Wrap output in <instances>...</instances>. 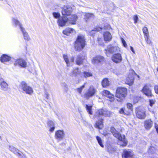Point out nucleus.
Segmentation results:
<instances>
[{"label": "nucleus", "mask_w": 158, "mask_h": 158, "mask_svg": "<svg viewBox=\"0 0 158 158\" xmlns=\"http://www.w3.org/2000/svg\"><path fill=\"white\" fill-rule=\"evenodd\" d=\"M110 131L113 135L119 140L118 143L123 147L126 146L127 144V141L125 139L124 135H121L113 127L110 128Z\"/></svg>", "instance_id": "nucleus-1"}, {"label": "nucleus", "mask_w": 158, "mask_h": 158, "mask_svg": "<svg viewBox=\"0 0 158 158\" xmlns=\"http://www.w3.org/2000/svg\"><path fill=\"white\" fill-rule=\"evenodd\" d=\"M85 45V39L84 36L82 35H78L75 42L74 47L75 50L77 51H81L84 48Z\"/></svg>", "instance_id": "nucleus-2"}, {"label": "nucleus", "mask_w": 158, "mask_h": 158, "mask_svg": "<svg viewBox=\"0 0 158 158\" xmlns=\"http://www.w3.org/2000/svg\"><path fill=\"white\" fill-rule=\"evenodd\" d=\"M19 89L23 92L30 95H32L33 93V90L32 87L28 85L24 81H22L19 86Z\"/></svg>", "instance_id": "nucleus-3"}, {"label": "nucleus", "mask_w": 158, "mask_h": 158, "mask_svg": "<svg viewBox=\"0 0 158 158\" xmlns=\"http://www.w3.org/2000/svg\"><path fill=\"white\" fill-rule=\"evenodd\" d=\"M112 114L111 112L110 111L106 108H102L97 110L93 116V118H98L100 115H102L105 117H110Z\"/></svg>", "instance_id": "nucleus-4"}, {"label": "nucleus", "mask_w": 158, "mask_h": 158, "mask_svg": "<svg viewBox=\"0 0 158 158\" xmlns=\"http://www.w3.org/2000/svg\"><path fill=\"white\" fill-rule=\"evenodd\" d=\"M95 89L92 86H90L87 90L85 92L83 95H81L82 97L85 98L86 99H88L92 97L96 92Z\"/></svg>", "instance_id": "nucleus-5"}, {"label": "nucleus", "mask_w": 158, "mask_h": 158, "mask_svg": "<svg viewBox=\"0 0 158 158\" xmlns=\"http://www.w3.org/2000/svg\"><path fill=\"white\" fill-rule=\"evenodd\" d=\"M95 89L92 86H90L87 90L85 92L83 95H81L82 97L85 98L86 99H88L92 97L96 92Z\"/></svg>", "instance_id": "nucleus-6"}, {"label": "nucleus", "mask_w": 158, "mask_h": 158, "mask_svg": "<svg viewBox=\"0 0 158 158\" xmlns=\"http://www.w3.org/2000/svg\"><path fill=\"white\" fill-rule=\"evenodd\" d=\"M72 12V8L69 6H64L62 8V14L63 17L62 20H69V19L66 17L67 16H70Z\"/></svg>", "instance_id": "nucleus-7"}, {"label": "nucleus", "mask_w": 158, "mask_h": 158, "mask_svg": "<svg viewBox=\"0 0 158 158\" xmlns=\"http://www.w3.org/2000/svg\"><path fill=\"white\" fill-rule=\"evenodd\" d=\"M127 91L126 88L122 87L118 88L116 91V97L121 99L125 98L127 94Z\"/></svg>", "instance_id": "nucleus-8"}, {"label": "nucleus", "mask_w": 158, "mask_h": 158, "mask_svg": "<svg viewBox=\"0 0 158 158\" xmlns=\"http://www.w3.org/2000/svg\"><path fill=\"white\" fill-rule=\"evenodd\" d=\"M13 23L16 26H19L20 27V30L23 33L24 39L25 40L29 41L30 38L28 33L25 31V29L22 27V25L18 20H14Z\"/></svg>", "instance_id": "nucleus-9"}, {"label": "nucleus", "mask_w": 158, "mask_h": 158, "mask_svg": "<svg viewBox=\"0 0 158 158\" xmlns=\"http://www.w3.org/2000/svg\"><path fill=\"white\" fill-rule=\"evenodd\" d=\"M105 53L107 56H109V54L107 52L113 53L114 52H118L119 51V48L116 46H113L111 45L108 46L107 49H105Z\"/></svg>", "instance_id": "nucleus-10"}, {"label": "nucleus", "mask_w": 158, "mask_h": 158, "mask_svg": "<svg viewBox=\"0 0 158 158\" xmlns=\"http://www.w3.org/2000/svg\"><path fill=\"white\" fill-rule=\"evenodd\" d=\"M150 85L146 84L144 86L142 89V92L148 98H151L153 96L150 88Z\"/></svg>", "instance_id": "nucleus-11"}, {"label": "nucleus", "mask_w": 158, "mask_h": 158, "mask_svg": "<svg viewBox=\"0 0 158 158\" xmlns=\"http://www.w3.org/2000/svg\"><path fill=\"white\" fill-rule=\"evenodd\" d=\"M111 59L114 62L116 63H119L122 61V57L120 54L117 53L112 56Z\"/></svg>", "instance_id": "nucleus-12"}, {"label": "nucleus", "mask_w": 158, "mask_h": 158, "mask_svg": "<svg viewBox=\"0 0 158 158\" xmlns=\"http://www.w3.org/2000/svg\"><path fill=\"white\" fill-rule=\"evenodd\" d=\"M145 112V111L144 108H139L137 110L136 116L139 118L141 119H144L146 117Z\"/></svg>", "instance_id": "nucleus-13"}, {"label": "nucleus", "mask_w": 158, "mask_h": 158, "mask_svg": "<svg viewBox=\"0 0 158 158\" xmlns=\"http://www.w3.org/2000/svg\"><path fill=\"white\" fill-rule=\"evenodd\" d=\"M27 64L26 62L22 58H20L16 60L14 63V65L15 66L18 65L23 68L26 67Z\"/></svg>", "instance_id": "nucleus-14"}, {"label": "nucleus", "mask_w": 158, "mask_h": 158, "mask_svg": "<svg viewBox=\"0 0 158 158\" xmlns=\"http://www.w3.org/2000/svg\"><path fill=\"white\" fill-rule=\"evenodd\" d=\"M0 86L1 90L6 91L9 89L8 84L2 78H0Z\"/></svg>", "instance_id": "nucleus-15"}, {"label": "nucleus", "mask_w": 158, "mask_h": 158, "mask_svg": "<svg viewBox=\"0 0 158 158\" xmlns=\"http://www.w3.org/2000/svg\"><path fill=\"white\" fill-rule=\"evenodd\" d=\"M133 156V152L130 150H125L122 155L123 158H132Z\"/></svg>", "instance_id": "nucleus-16"}, {"label": "nucleus", "mask_w": 158, "mask_h": 158, "mask_svg": "<svg viewBox=\"0 0 158 158\" xmlns=\"http://www.w3.org/2000/svg\"><path fill=\"white\" fill-rule=\"evenodd\" d=\"M104 57L98 55L94 57L92 60L93 64H95L101 62L104 60Z\"/></svg>", "instance_id": "nucleus-17"}, {"label": "nucleus", "mask_w": 158, "mask_h": 158, "mask_svg": "<svg viewBox=\"0 0 158 158\" xmlns=\"http://www.w3.org/2000/svg\"><path fill=\"white\" fill-rule=\"evenodd\" d=\"M84 59V58L82 55L79 54L77 55V56L75 60L76 64L78 65L82 64Z\"/></svg>", "instance_id": "nucleus-18"}, {"label": "nucleus", "mask_w": 158, "mask_h": 158, "mask_svg": "<svg viewBox=\"0 0 158 158\" xmlns=\"http://www.w3.org/2000/svg\"><path fill=\"white\" fill-rule=\"evenodd\" d=\"M153 122L151 119L145 120L144 122V127L146 129L149 130L152 127Z\"/></svg>", "instance_id": "nucleus-19"}, {"label": "nucleus", "mask_w": 158, "mask_h": 158, "mask_svg": "<svg viewBox=\"0 0 158 158\" xmlns=\"http://www.w3.org/2000/svg\"><path fill=\"white\" fill-rule=\"evenodd\" d=\"M64 136V132L61 130L56 131L55 133V137L56 139L60 140L63 139Z\"/></svg>", "instance_id": "nucleus-20"}, {"label": "nucleus", "mask_w": 158, "mask_h": 158, "mask_svg": "<svg viewBox=\"0 0 158 158\" xmlns=\"http://www.w3.org/2000/svg\"><path fill=\"white\" fill-rule=\"evenodd\" d=\"M11 59V57L7 55L3 54L1 56L0 58V61L2 63L10 61Z\"/></svg>", "instance_id": "nucleus-21"}, {"label": "nucleus", "mask_w": 158, "mask_h": 158, "mask_svg": "<svg viewBox=\"0 0 158 158\" xmlns=\"http://www.w3.org/2000/svg\"><path fill=\"white\" fill-rule=\"evenodd\" d=\"M80 73L81 71L79 69L77 68H75L72 71L70 74V76L72 77H76L77 75H80Z\"/></svg>", "instance_id": "nucleus-22"}, {"label": "nucleus", "mask_w": 158, "mask_h": 158, "mask_svg": "<svg viewBox=\"0 0 158 158\" xmlns=\"http://www.w3.org/2000/svg\"><path fill=\"white\" fill-rule=\"evenodd\" d=\"M9 150L13 152L18 157H19L21 155V154L19 152L20 151L18 149L12 146H9Z\"/></svg>", "instance_id": "nucleus-23"}, {"label": "nucleus", "mask_w": 158, "mask_h": 158, "mask_svg": "<svg viewBox=\"0 0 158 158\" xmlns=\"http://www.w3.org/2000/svg\"><path fill=\"white\" fill-rule=\"evenodd\" d=\"M74 31V30L72 28L68 27L63 31V33L67 36H69L70 34L73 33Z\"/></svg>", "instance_id": "nucleus-24"}, {"label": "nucleus", "mask_w": 158, "mask_h": 158, "mask_svg": "<svg viewBox=\"0 0 158 158\" xmlns=\"http://www.w3.org/2000/svg\"><path fill=\"white\" fill-rule=\"evenodd\" d=\"M103 95L110 99H113L114 98V95L111 94L109 91L106 90H104L102 92Z\"/></svg>", "instance_id": "nucleus-25"}, {"label": "nucleus", "mask_w": 158, "mask_h": 158, "mask_svg": "<svg viewBox=\"0 0 158 158\" xmlns=\"http://www.w3.org/2000/svg\"><path fill=\"white\" fill-rule=\"evenodd\" d=\"M83 15H84V19H94V15L93 13H83Z\"/></svg>", "instance_id": "nucleus-26"}, {"label": "nucleus", "mask_w": 158, "mask_h": 158, "mask_svg": "<svg viewBox=\"0 0 158 158\" xmlns=\"http://www.w3.org/2000/svg\"><path fill=\"white\" fill-rule=\"evenodd\" d=\"M57 23L59 26L61 27L69 25L68 20H57Z\"/></svg>", "instance_id": "nucleus-27"}, {"label": "nucleus", "mask_w": 158, "mask_h": 158, "mask_svg": "<svg viewBox=\"0 0 158 158\" xmlns=\"http://www.w3.org/2000/svg\"><path fill=\"white\" fill-rule=\"evenodd\" d=\"M104 39L105 41H109L112 38V36L110 32H106L103 34Z\"/></svg>", "instance_id": "nucleus-28"}, {"label": "nucleus", "mask_w": 158, "mask_h": 158, "mask_svg": "<svg viewBox=\"0 0 158 158\" xmlns=\"http://www.w3.org/2000/svg\"><path fill=\"white\" fill-rule=\"evenodd\" d=\"M102 85L103 87H106L110 85V82L107 78H105L102 82Z\"/></svg>", "instance_id": "nucleus-29"}, {"label": "nucleus", "mask_w": 158, "mask_h": 158, "mask_svg": "<svg viewBox=\"0 0 158 158\" xmlns=\"http://www.w3.org/2000/svg\"><path fill=\"white\" fill-rule=\"evenodd\" d=\"M107 147L108 151L110 153H113L116 150V148L110 145H107Z\"/></svg>", "instance_id": "nucleus-30"}, {"label": "nucleus", "mask_w": 158, "mask_h": 158, "mask_svg": "<svg viewBox=\"0 0 158 158\" xmlns=\"http://www.w3.org/2000/svg\"><path fill=\"white\" fill-rule=\"evenodd\" d=\"M134 78L132 76L128 77L126 80V83L129 85H132L134 82Z\"/></svg>", "instance_id": "nucleus-31"}, {"label": "nucleus", "mask_w": 158, "mask_h": 158, "mask_svg": "<svg viewBox=\"0 0 158 158\" xmlns=\"http://www.w3.org/2000/svg\"><path fill=\"white\" fill-rule=\"evenodd\" d=\"M48 124L50 127V131L51 132H53L55 128L54 122L52 121L49 120L48 122Z\"/></svg>", "instance_id": "nucleus-32"}, {"label": "nucleus", "mask_w": 158, "mask_h": 158, "mask_svg": "<svg viewBox=\"0 0 158 158\" xmlns=\"http://www.w3.org/2000/svg\"><path fill=\"white\" fill-rule=\"evenodd\" d=\"M103 119H101L100 121L96 123V127L99 129H102L103 127Z\"/></svg>", "instance_id": "nucleus-33"}, {"label": "nucleus", "mask_w": 158, "mask_h": 158, "mask_svg": "<svg viewBox=\"0 0 158 158\" xmlns=\"http://www.w3.org/2000/svg\"><path fill=\"white\" fill-rule=\"evenodd\" d=\"M92 75V73L89 71H84L82 74V76L85 78L91 77Z\"/></svg>", "instance_id": "nucleus-34"}, {"label": "nucleus", "mask_w": 158, "mask_h": 158, "mask_svg": "<svg viewBox=\"0 0 158 158\" xmlns=\"http://www.w3.org/2000/svg\"><path fill=\"white\" fill-rule=\"evenodd\" d=\"M85 108L88 113L90 114H92V106L85 105Z\"/></svg>", "instance_id": "nucleus-35"}, {"label": "nucleus", "mask_w": 158, "mask_h": 158, "mask_svg": "<svg viewBox=\"0 0 158 158\" xmlns=\"http://www.w3.org/2000/svg\"><path fill=\"white\" fill-rule=\"evenodd\" d=\"M63 57L64 61L67 64V66H69L70 65V63L67 55H66L64 54L63 55Z\"/></svg>", "instance_id": "nucleus-36"}, {"label": "nucleus", "mask_w": 158, "mask_h": 158, "mask_svg": "<svg viewBox=\"0 0 158 158\" xmlns=\"http://www.w3.org/2000/svg\"><path fill=\"white\" fill-rule=\"evenodd\" d=\"M156 149L154 147L152 146H151L149 148L148 152L150 154H153L156 151Z\"/></svg>", "instance_id": "nucleus-37"}, {"label": "nucleus", "mask_w": 158, "mask_h": 158, "mask_svg": "<svg viewBox=\"0 0 158 158\" xmlns=\"http://www.w3.org/2000/svg\"><path fill=\"white\" fill-rule=\"evenodd\" d=\"M96 139L97 140L98 143L99 145L102 148H104V146L102 143V140L100 137L97 136L96 137Z\"/></svg>", "instance_id": "nucleus-38"}, {"label": "nucleus", "mask_w": 158, "mask_h": 158, "mask_svg": "<svg viewBox=\"0 0 158 158\" xmlns=\"http://www.w3.org/2000/svg\"><path fill=\"white\" fill-rule=\"evenodd\" d=\"M143 31L144 34V36L149 35V33L148 28L146 27H144L143 28Z\"/></svg>", "instance_id": "nucleus-39"}, {"label": "nucleus", "mask_w": 158, "mask_h": 158, "mask_svg": "<svg viewBox=\"0 0 158 158\" xmlns=\"http://www.w3.org/2000/svg\"><path fill=\"white\" fill-rule=\"evenodd\" d=\"M103 28L101 27H98L96 28H95L94 30H92L90 32V33L91 35H93V34H94V32L95 31H100L102 30Z\"/></svg>", "instance_id": "nucleus-40"}, {"label": "nucleus", "mask_w": 158, "mask_h": 158, "mask_svg": "<svg viewBox=\"0 0 158 158\" xmlns=\"http://www.w3.org/2000/svg\"><path fill=\"white\" fill-rule=\"evenodd\" d=\"M62 86L63 87V89L65 92H67L69 90V88L68 85L65 83H63Z\"/></svg>", "instance_id": "nucleus-41"}, {"label": "nucleus", "mask_w": 158, "mask_h": 158, "mask_svg": "<svg viewBox=\"0 0 158 158\" xmlns=\"http://www.w3.org/2000/svg\"><path fill=\"white\" fill-rule=\"evenodd\" d=\"M53 17L55 19H58L60 17V13L58 12H53L52 14Z\"/></svg>", "instance_id": "nucleus-42"}, {"label": "nucleus", "mask_w": 158, "mask_h": 158, "mask_svg": "<svg viewBox=\"0 0 158 158\" xmlns=\"http://www.w3.org/2000/svg\"><path fill=\"white\" fill-rule=\"evenodd\" d=\"M85 87V84L81 86L80 88H78L77 89V92L79 94H81L82 89Z\"/></svg>", "instance_id": "nucleus-43"}, {"label": "nucleus", "mask_w": 158, "mask_h": 158, "mask_svg": "<svg viewBox=\"0 0 158 158\" xmlns=\"http://www.w3.org/2000/svg\"><path fill=\"white\" fill-rule=\"evenodd\" d=\"M145 39L148 44H150L151 43V40L149 39V35L144 36Z\"/></svg>", "instance_id": "nucleus-44"}, {"label": "nucleus", "mask_w": 158, "mask_h": 158, "mask_svg": "<svg viewBox=\"0 0 158 158\" xmlns=\"http://www.w3.org/2000/svg\"><path fill=\"white\" fill-rule=\"evenodd\" d=\"M127 107L128 109L130 110L131 111H132L133 110L132 105L130 103H128L127 104Z\"/></svg>", "instance_id": "nucleus-45"}, {"label": "nucleus", "mask_w": 158, "mask_h": 158, "mask_svg": "<svg viewBox=\"0 0 158 158\" xmlns=\"http://www.w3.org/2000/svg\"><path fill=\"white\" fill-rule=\"evenodd\" d=\"M70 18L71 20H77V16L75 14L70 15Z\"/></svg>", "instance_id": "nucleus-46"}, {"label": "nucleus", "mask_w": 158, "mask_h": 158, "mask_svg": "<svg viewBox=\"0 0 158 158\" xmlns=\"http://www.w3.org/2000/svg\"><path fill=\"white\" fill-rule=\"evenodd\" d=\"M149 102L150 106H153V105L155 103V100L150 99L149 100Z\"/></svg>", "instance_id": "nucleus-47"}, {"label": "nucleus", "mask_w": 158, "mask_h": 158, "mask_svg": "<svg viewBox=\"0 0 158 158\" xmlns=\"http://www.w3.org/2000/svg\"><path fill=\"white\" fill-rule=\"evenodd\" d=\"M69 25L70 24H75L76 23V20H68Z\"/></svg>", "instance_id": "nucleus-48"}, {"label": "nucleus", "mask_w": 158, "mask_h": 158, "mask_svg": "<svg viewBox=\"0 0 158 158\" xmlns=\"http://www.w3.org/2000/svg\"><path fill=\"white\" fill-rule=\"evenodd\" d=\"M121 40H122V43L123 44V46L124 47H126L127 46V44H126V43L125 41L124 40V39H123L122 38H121Z\"/></svg>", "instance_id": "nucleus-49"}, {"label": "nucleus", "mask_w": 158, "mask_h": 158, "mask_svg": "<svg viewBox=\"0 0 158 158\" xmlns=\"http://www.w3.org/2000/svg\"><path fill=\"white\" fill-rule=\"evenodd\" d=\"M154 89L155 93L158 94V86L155 85L154 87Z\"/></svg>", "instance_id": "nucleus-50"}, {"label": "nucleus", "mask_w": 158, "mask_h": 158, "mask_svg": "<svg viewBox=\"0 0 158 158\" xmlns=\"http://www.w3.org/2000/svg\"><path fill=\"white\" fill-rule=\"evenodd\" d=\"M134 103H136L138 102L139 100V98L138 97H135L134 99Z\"/></svg>", "instance_id": "nucleus-51"}, {"label": "nucleus", "mask_w": 158, "mask_h": 158, "mask_svg": "<svg viewBox=\"0 0 158 158\" xmlns=\"http://www.w3.org/2000/svg\"><path fill=\"white\" fill-rule=\"evenodd\" d=\"M45 97L47 99H49V94L47 92H45Z\"/></svg>", "instance_id": "nucleus-52"}, {"label": "nucleus", "mask_w": 158, "mask_h": 158, "mask_svg": "<svg viewBox=\"0 0 158 158\" xmlns=\"http://www.w3.org/2000/svg\"><path fill=\"white\" fill-rule=\"evenodd\" d=\"M155 127L156 129V130L157 133L158 134V125L157 124L155 123Z\"/></svg>", "instance_id": "nucleus-53"}, {"label": "nucleus", "mask_w": 158, "mask_h": 158, "mask_svg": "<svg viewBox=\"0 0 158 158\" xmlns=\"http://www.w3.org/2000/svg\"><path fill=\"white\" fill-rule=\"evenodd\" d=\"M74 58L73 56H72L70 59V62L73 63L74 62Z\"/></svg>", "instance_id": "nucleus-54"}, {"label": "nucleus", "mask_w": 158, "mask_h": 158, "mask_svg": "<svg viewBox=\"0 0 158 158\" xmlns=\"http://www.w3.org/2000/svg\"><path fill=\"white\" fill-rule=\"evenodd\" d=\"M120 113L121 114H123L124 113V110L123 108H121L119 111Z\"/></svg>", "instance_id": "nucleus-55"}, {"label": "nucleus", "mask_w": 158, "mask_h": 158, "mask_svg": "<svg viewBox=\"0 0 158 158\" xmlns=\"http://www.w3.org/2000/svg\"><path fill=\"white\" fill-rule=\"evenodd\" d=\"M138 18L137 15H136L134 16L133 17V20H138Z\"/></svg>", "instance_id": "nucleus-56"}, {"label": "nucleus", "mask_w": 158, "mask_h": 158, "mask_svg": "<svg viewBox=\"0 0 158 158\" xmlns=\"http://www.w3.org/2000/svg\"><path fill=\"white\" fill-rule=\"evenodd\" d=\"M109 28H110V26L108 25H107V27L106 26H104V27H103L104 29H109Z\"/></svg>", "instance_id": "nucleus-57"}, {"label": "nucleus", "mask_w": 158, "mask_h": 158, "mask_svg": "<svg viewBox=\"0 0 158 158\" xmlns=\"http://www.w3.org/2000/svg\"><path fill=\"white\" fill-rule=\"evenodd\" d=\"M130 49L133 53H135V51L134 50V48L132 47H130Z\"/></svg>", "instance_id": "nucleus-58"}, {"label": "nucleus", "mask_w": 158, "mask_h": 158, "mask_svg": "<svg viewBox=\"0 0 158 158\" xmlns=\"http://www.w3.org/2000/svg\"><path fill=\"white\" fill-rule=\"evenodd\" d=\"M137 20H134V23H135L136 24L137 23Z\"/></svg>", "instance_id": "nucleus-59"}, {"label": "nucleus", "mask_w": 158, "mask_h": 158, "mask_svg": "<svg viewBox=\"0 0 158 158\" xmlns=\"http://www.w3.org/2000/svg\"><path fill=\"white\" fill-rule=\"evenodd\" d=\"M19 158H21V157H20V156H19ZM24 158H26L25 156H24Z\"/></svg>", "instance_id": "nucleus-60"}, {"label": "nucleus", "mask_w": 158, "mask_h": 158, "mask_svg": "<svg viewBox=\"0 0 158 158\" xmlns=\"http://www.w3.org/2000/svg\"><path fill=\"white\" fill-rule=\"evenodd\" d=\"M63 144H64V145L65 144L64 143H63Z\"/></svg>", "instance_id": "nucleus-61"}, {"label": "nucleus", "mask_w": 158, "mask_h": 158, "mask_svg": "<svg viewBox=\"0 0 158 158\" xmlns=\"http://www.w3.org/2000/svg\"><path fill=\"white\" fill-rule=\"evenodd\" d=\"M157 71H158V69H157Z\"/></svg>", "instance_id": "nucleus-62"}]
</instances>
